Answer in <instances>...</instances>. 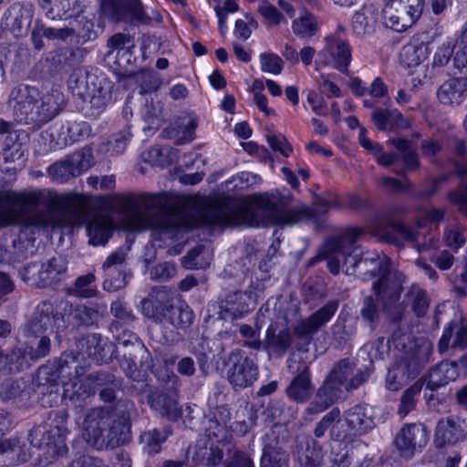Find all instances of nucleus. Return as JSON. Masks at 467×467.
<instances>
[{"label":"nucleus","instance_id":"obj_1","mask_svg":"<svg viewBox=\"0 0 467 467\" xmlns=\"http://www.w3.org/2000/svg\"><path fill=\"white\" fill-rule=\"evenodd\" d=\"M88 204V197L83 194L58 195L46 189L0 190V226L28 218L35 226L59 227L54 210L69 211L78 217Z\"/></svg>","mask_w":467,"mask_h":467},{"label":"nucleus","instance_id":"obj_2","mask_svg":"<svg viewBox=\"0 0 467 467\" xmlns=\"http://www.w3.org/2000/svg\"><path fill=\"white\" fill-rule=\"evenodd\" d=\"M363 234L360 228H348L327 238L319 247L317 255L309 262L314 265L319 260H326L329 272L338 275H358L362 279L380 276L391 265L386 255L366 253L360 259L355 252L358 246L357 241Z\"/></svg>","mask_w":467,"mask_h":467},{"label":"nucleus","instance_id":"obj_3","mask_svg":"<svg viewBox=\"0 0 467 467\" xmlns=\"http://www.w3.org/2000/svg\"><path fill=\"white\" fill-rule=\"evenodd\" d=\"M114 203L132 231L152 229L169 234L188 227L182 212L172 208L163 195H117Z\"/></svg>","mask_w":467,"mask_h":467},{"label":"nucleus","instance_id":"obj_4","mask_svg":"<svg viewBox=\"0 0 467 467\" xmlns=\"http://www.w3.org/2000/svg\"><path fill=\"white\" fill-rule=\"evenodd\" d=\"M16 120L40 128L55 119L65 107V99L58 89L41 92L28 85L14 88L9 98Z\"/></svg>","mask_w":467,"mask_h":467},{"label":"nucleus","instance_id":"obj_5","mask_svg":"<svg viewBox=\"0 0 467 467\" xmlns=\"http://www.w3.org/2000/svg\"><path fill=\"white\" fill-rule=\"evenodd\" d=\"M392 341L396 347L400 345L405 348V355L389 369L386 377V387L391 391L399 390L410 378H414L427 364L432 353L431 343L425 338H418L407 347L405 338L398 333L392 335Z\"/></svg>","mask_w":467,"mask_h":467},{"label":"nucleus","instance_id":"obj_6","mask_svg":"<svg viewBox=\"0 0 467 467\" xmlns=\"http://www.w3.org/2000/svg\"><path fill=\"white\" fill-rule=\"evenodd\" d=\"M425 0H387L382 10L386 26L402 32L421 16Z\"/></svg>","mask_w":467,"mask_h":467},{"label":"nucleus","instance_id":"obj_7","mask_svg":"<svg viewBox=\"0 0 467 467\" xmlns=\"http://www.w3.org/2000/svg\"><path fill=\"white\" fill-rule=\"evenodd\" d=\"M101 9L106 16L115 22H138L148 25L152 21H162L161 16L154 10L153 16L146 15L139 0H102Z\"/></svg>","mask_w":467,"mask_h":467},{"label":"nucleus","instance_id":"obj_8","mask_svg":"<svg viewBox=\"0 0 467 467\" xmlns=\"http://www.w3.org/2000/svg\"><path fill=\"white\" fill-rule=\"evenodd\" d=\"M106 343L99 334H90L80 338L77 343L78 353L73 352L63 353L59 358L57 371L60 375L68 374L67 369L71 368V365L77 363V359H89L95 362H100L106 357Z\"/></svg>","mask_w":467,"mask_h":467},{"label":"nucleus","instance_id":"obj_9","mask_svg":"<svg viewBox=\"0 0 467 467\" xmlns=\"http://www.w3.org/2000/svg\"><path fill=\"white\" fill-rule=\"evenodd\" d=\"M375 422L366 409L357 405L344 412L332 426L331 435L337 440L345 439L351 435H361L371 431Z\"/></svg>","mask_w":467,"mask_h":467},{"label":"nucleus","instance_id":"obj_10","mask_svg":"<svg viewBox=\"0 0 467 467\" xmlns=\"http://www.w3.org/2000/svg\"><path fill=\"white\" fill-rule=\"evenodd\" d=\"M67 327V321L63 314L56 311L53 304L44 301L37 305L30 320L26 326V331L33 336L46 332L58 334Z\"/></svg>","mask_w":467,"mask_h":467},{"label":"nucleus","instance_id":"obj_11","mask_svg":"<svg viewBox=\"0 0 467 467\" xmlns=\"http://www.w3.org/2000/svg\"><path fill=\"white\" fill-rule=\"evenodd\" d=\"M65 426H50L48 430L36 428L30 433L31 443L43 451L47 462H52L67 452Z\"/></svg>","mask_w":467,"mask_h":467},{"label":"nucleus","instance_id":"obj_12","mask_svg":"<svg viewBox=\"0 0 467 467\" xmlns=\"http://www.w3.org/2000/svg\"><path fill=\"white\" fill-rule=\"evenodd\" d=\"M112 412L106 408L91 409L85 416L82 424L83 439L98 450L106 449V438Z\"/></svg>","mask_w":467,"mask_h":467},{"label":"nucleus","instance_id":"obj_13","mask_svg":"<svg viewBox=\"0 0 467 467\" xmlns=\"http://www.w3.org/2000/svg\"><path fill=\"white\" fill-rule=\"evenodd\" d=\"M257 377V365L244 352L235 350L229 355L227 378L232 386L245 389L252 386Z\"/></svg>","mask_w":467,"mask_h":467},{"label":"nucleus","instance_id":"obj_14","mask_svg":"<svg viewBox=\"0 0 467 467\" xmlns=\"http://www.w3.org/2000/svg\"><path fill=\"white\" fill-rule=\"evenodd\" d=\"M92 166V154L89 150L75 152L65 160L49 166L48 175L57 182H67L80 175Z\"/></svg>","mask_w":467,"mask_h":467},{"label":"nucleus","instance_id":"obj_15","mask_svg":"<svg viewBox=\"0 0 467 467\" xmlns=\"http://www.w3.org/2000/svg\"><path fill=\"white\" fill-rule=\"evenodd\" d=\"M254 213L245 207L220 205L207 211L205 214V221L209 224H219L224 226H238L242 224H247L250 226L258 225V223L254 219Z\"/></svg>","mask_w":467,"mask_h":467},{"label":"nucleus","instance_id":"obj_16","mask_svg":"<svg viewBox=\"0 0 467 467\" xmlns=\"http://www.w3.org/2000/svg\"><path fill=\"white\" fill-rule=\"evenodd\" d=\"M429 441V431L420 423L406 424L395 439V445L402 457L410 458L416 451L425 447Z\"/></svg>","mask_w":467,"mask_h":467},{"label":"nucleus","instance_id":"obj_17","mask_svg":"<svg viewBox=\"0 0 467 467\" xmlns=\"http://www.w3.org/2000/svg\"><path fill=\"white\" fill-rule=\"evenodd\" d=\"M173 298L174 296L166 287H153L140 302L141 313L156 323H162Z\"/></svg>","mask_w":467,"mask_h":467},{"label":"nucleus","instance_id":"obj_18","mask_svg":"<svg viewBox=\"0 0 467 467\" xmlns=\"http://www.w3.org/2000/svg\"><path fill=\"white\" fill-rule=\"evenodd\" d=\"M324 65L333 64L342 73L348 71L351 62V50L348 42L335 36L326 38V46L318 54Z\"/></svg>","mask_w":467,"mask_h":467},{"label":"nucleus","instance_id":"obj_19","mask_svg":"<svg viewBox=\"0 0 467 467\" xmlns=\"http://www.w3.org/2000/svg\"><path fill=\"white\" fill-rule=\"evenodd\" d=\"M74 370L75 375L64 384L63 395L75 403H80L95 392V380L98 377L93 374L85 376L84 368L76 364Z\"/></svg>","mask_w":467,"mask_h":467},{"label":"nucleus","instance_id":"obj_20","mask_svg":"<svg viewBox=\"0 0 467 467\" xmlns=\"http://www.w3.org/2000/svg\"><path fill=\"white\" fill-rule=\"evenodd\" d=\"M224 446L223 443L201 438L193 446L189 447L187 458L191 455L195 464L214 467L223 461Z\"/></svg>","mask_w":467,"mask_h":467},{"label":"nucleus","instance_id":"obj_21","mask_svg":"<svg viewBox=\"0 0 467 467\" xmlns=\"http://www.w3.org/2000/svg\"><path fill=\"white\" fill-rule=\"evenodd\" d=\"M338 308L337 301H330L311 314L306 318L301 319L294 327L295 335L299 338H311L325 326L335 315Z\"/></svg>","mask_w":467,"mask_h":467},{"label":"nucleus","instance_id":"obj_22","mask_svg":"<svg viewBox=\"0 0 467 467\" xmlns=\"http://www.w3.org/2000/svg\"><path fill=\"white\" fill-rule=\"evenodd\" d=\"M404 282V274L398 270H392L390 265L387 271L373 282L372 290L379 302L400 299Z\"/></svg>","mask_w":467,"mask_h":467},{"label":"nucleus","instance_id":"obj_23","mask_svg":"<svg viewBox=\"0 0 467 467\" xmlns=\"http://www.w3.org/2000/svg\"><path fill=\"white\" fill-rule=\"evenodd\" d=\"M467 437V420L448 417L439 420L435 431V443L438 447L455 444Z\"/></svg>","mask_w":467,"mask_h":467},{"label":"nucleus","instance_id":"obj_24","mask_svg":"<svg viewBox=\"0 0 467 467\" xmlns=\"http://www.w3.org/2000/svg\"><path fill=\"white\" fill-rule=\"evenodd\" d=\"M33 17V6L24 5L20 3L13 4L5 12L3 26L16 37L27 34Z\"/></svg>","mask_w":467,"mask_h":467},{"label":"nucleus","instance_id":"obj_25","mask_svg":"<svg viewBox=\"0 0 467 467\" xmlns=\"http://www.w3.org/2000/svg\"><path fill=\"white\" fill-rule=\"evenodd\" d=\"M338 384L327 375L322 386L317 389L314 400L306 410V420H312L309 416L325 411L337 400L342 392V387Z\"/></svg>","mask_w":467,"mask_h":467},{"label":"nucleus","instance_id":"obj_26","mask_svg":"<svg viewBox=\"0 0 467 467\" xmlns=\"http://www.w3.org/2000/svg\"><path fill=\"white\" fill-rule=\"evenodd\" d=\"M338 384L327 375L322 386L317 389L314 400L306 410V420H312L309 416L325 411L337 400L342 392V387Z\"/></svg>","mask_w":467,"mask_h":467},{"label":"nucleus","instance_id":"obj_27","mask_svg":"<svg viewBox=\"0 0 467 467\" xmlns=\"http://www.w3.org/2000/svg\"><path fill=\"white\" fill-rule=\"evenodd\" d=\"M229 413L223 408H218L216 411L206 416L203 421V439H209L216 442L226 444L232 438L227 427Z\"/></svg>","mask_w":467,"mask_h":467},{"label":"nucleus","instance_id":"obj_28","mask_svg":"<svg viewBox=\"0 0 467 467\" xmlns=\"http://www.w3.org/2000/svg\"><path fill=\"white\" fill-rule=\"evenodd\" d=\"M467 348V321L456 319L451 321L444 328L438 343V350L441 354L450 348L463 349Z\"/></svg>","mask_w":467,"mask_h":467},{"label":"nucleus","instance_id":"obj_29","mask_svg":"<svg viewBox=\"0 0 467 467\" xmlns=\"http://www.w3.org/2000/svg\"><path fill=\"white\" fill-rule=\"evenodd\" d=\"M251 296L243 292L226 294L219 302L221 319H237L249 311Z\"/></svg>","mask_w":467,"mask_h":467},{"label":"nucleus","instance_id":"obj_30","mask_svg":"<svg viewBox=\"0 0 467 467\" xmlns=\"http://www.w3.org/2000/svg\"><path fill=\"white\" fill-rule=\"evenodd\" d=\"M114 230V222L108 215H94L87 224L89 244L104 245L108 243Z\"/></svg>","mask_w":467,"mask_h":467},{"label":"nucleus","instance_id":"obj_31","mask_svg":"<svg viewBox=\"0 0 467 467\" xmlns=\"http://www.w3.org/2000/svg\"><path fill=\"white\" fill-rule=\"evenodd\" d=\"M130 439V420L129 414H112V420L106 438V449L123 445Z\"/></svg>","mask_w":467,"mask_h":467},{"label":"nucleus","instance_id":"obj_32","mask_svg":"<svg viewBox=\"0 0 467 467\" xmlns=\"http://www.w3.org/2000/svg\"><path fill=\"white\" fill-rule=\"evenodd\" d=\"M371 119L379 130H395L409 128L410 123L397 109H380L373 110Z\"/></svg>","mask_w":467,"mask_h":467},{"label":"nucleus","instance_id":"obj_33","mask_svg":"<svg viewBox=\"0 0 467 467\" xmlns=\"http://www.w3.org/2000/svg\"><path fill=\"white\" fill-rule=\"evenodd\" d=\"M169 307L164 322H168L178 329L185 330L193 322L194 315L190 306L180 298L174 297Z\"/></svg>","mask_w":467,"mask_h":467},{"label":"nucleus","instance_id":"obj_34","mask_svg":"<svg viewBox=\"0 0 467 467\" xmlns=\"http://www.w3.org/2000/svg\"><path fill=\"white\" fill-rule=\"evenodd\" d=\"M458 376V364L455 361H442L430 372L427 388L435 390L455 380Z\"/></svg>","mask_w":467,"mask_h":467},{"label":"nucleus","instance_id":"obj_35","mask_svg":"<svg viewBox=\"0 0 467 467\" xmlns=\"http://www.w3.org/2000/svg\"><path fill=\"white\" fill-rule=\"evenodd\" d=\"M313 393L311 378L307 368L291 381L286 389L287 396L297 402L306 401Z\"/></svg>","mask_w":467,"mask_h":467},{"label":"nucleus","instance_id":"obj_36","mask_svg":"<svg viewBox=\"0 0 467 467\" xmlns=\"http://www.w3.org/2000/svg\"><path fill=\"white\" fill-rule=\"evenodd\" d=\"M300 467H322L321 448L311 439L300 441L296 446Z\"/></svg>","mask_w":467,"mask_h":467},{"label":"nucleus","instance_id":"obj_37","mask_svg":"<svg viewBox=\"0 0 467 467\" xmlns=\"http://www.w3.org/2000/svg\"><path fill=\"white\" fill-rule=\"evenodd\" d=\"M273 223L281 226H292L312 217L311 211L304 205L272 212Z\"/></svg>","mask_w":467,"mask_h":467},{"label":"nucleus","instance_id":"obj_38","mask_svg":"<svg viewBox=\"0 0 467 467\" xmlns=\"http://www.w3.org/2000/svg\"><path fill=\"white\" fill-rule=\"evenodd\" d=\"M151 407L161 416L167 417L169 420H175L181 416V409L178 405L176 393L158 394L151 402Z\"/></svg>","mask_w":467,"mask_h":467},{"label":"nucleus","instance_id":"obj_39","mask_svg":"<svg viewBox=\"0 0 467 467\" xmlns=\"http://www.w3.org/2000/svg\"><path fill=\"white\" fill-rule=\"evenodd\" d=\"M427 57L428 47L425 44L410 43L403 47L400 54V61L403 67L410 68L419 66Z\"/></svg>","mask_w":467,"mask_h":467},{"label":"nucleus","instance_id":"obj_40","mask_svg":"<svg viewBox=\"0 0 467 467\" xmlns=\"http://www.w3.org/2000/svg\"><path fill=\"white\" fill-rule=\"evenodd\" d=\"M39 5L46 11L47 17L56 19L70 16L75 9L76 0H38Z\"/></svg>","mask_w":467,"mask_h":467},{"label":"nucleus","instance_id":"obj_41","mask_svg":"<svg viewBox=\"0 0 467 467\" xmlns=\"http://www.w3.org/2000/svg\"><path fill=\"white\" fill-rule=\"evenodd\" d=\"M406 300L417 317H423L427 313L430 300L427 293L419 285H413L409 288Z\"/></svg>","mask_w":467,"mask_h":467},{"label":"nucleus","instance_id":"obj_42","mask_svg":"<svg viewBox=\"0 0 467 467\" xmlns=\"http://www.w3.org/2000/svg\"><path fill=\"white\" fill-rule=\"evenodd\" d=\"M105 309L104 306H78L72 312V317L77 325L90 326L102 317Z\"/></svg>","mask_w":467,"mask_h":467},{"label":"nucleus","instance_id":"obj_43","mask_svg":"<svg viewBox=\"0 0 467 467\" xmlns=\"http://www.w3.org/2000/svg\"><path fill=\"white\" fill-rule=\"evenodd\" d=\"M376 17L371 6H363L352 17V28L357 35L369 33L374 26Z\"/></svg>","mask_w":467,"mask_h":467},{"label":"nucleus","instance_id":"obj_44","mask_svg":"<svg viewBox=\"0 0 467 467\" xmlns=\"http://www.w3.org/2000/svg\"><path fill=\"white\" fill-rule=\"evenodd\" d=\"M292 341V335L288 329H283L276 333L275 327L271 325L266 330L265 343L268 348L285 353L291 346Z\"/></svg>","mask_w":467,"mask_h":467},{"label":"nucleus","instance_id":"obj_45","mask_svg":"<svg viewBox=\"0 0 467 467\" xmlns=\"http://www.w3.org/2000/svg\"><path fill=\"white\" fill-rule=\"evenodd\" d=\"M292 29L297 36L311 37L318 30V22L312 14L305 13L293 21Z\"/></svg>","mask_w":467,"mask_h":467},{"label":"nucleus","instance_id":"obj_46","mask_svg":"<svg viewBox=\"0 0 467 467\" xmlns=\"http://www.w3.org/2000/svg\"><path fill=\"white\" fill-rule=\"evenodd\" d=\"M210 254L203 245H197L183 257L182 264L188 269L206 268L210 265Z\"/></svg>","mask_w":467,"mask_h":467},{"label":"nucleus","instance_id":"obj_47","mask_svg":"<svg viewBox=\"0 0 467 467\" xmlns=\"http://www.w3.org/2000/svg\"><path fill=\"white\" fill-rule=\"evenodd\" d=\"M50 352V339L47 336H42L37 343V347L34 352L27 351L26 348H16L12 350L10 360L16 359L17 362L20 359L26 358L29 355L31 359L46 357Z\"/></svg>","mask_w":467,"mask_h":467},{"label":"nucleus","instance_id":"obj_48","mask_svg":"<svg viewBox=\"0 0 467 467\" xmlns=\"http://www.w3.org/2000/svg\"><path fill=\"white\" fill-rule=\"evenodd\" d=\"M288 454L280 448L266 447L264 449L260 467H288Z\"/></svg>","mask_w":467,"mask_h":467},{"label":"nucleus","instance_id":"obj_49","mask_svg":"<svg viewBox=\"0 0 467 467\" xmlns=\"http://www.w3.org/2000/svg\"><path fill=\"white\" fill-rule=\"evenodd\" d=\"M257 12L264 18L267 26L275 27L281 24H286L287 20L280 10L267 1H264L258 5Z\"/></svg>","mask_w":467,"mask_h":467},{"label":"nucleus","instance_id":"obj_50","mask_svg":"<svg viewBox=\"0 0 467 467\" xmlns=\"http://www.w3.org/2000/svg\"><path fill=\"white\" fill-rule=\"evenodd\" d=\"M24 282L32 286L46 287L47 283L44 275L42 264L31 263L26 265L20 272Z\"/></svg>","mask_w":467,"mask_h":467},{"label":"nucleus","instance_id":"obj_51","mask_svg":"<svg viewBox=\"0 0 467 467\" xmlns=\"http://www.w3.org/2000/svg\"><path fill=\"white\" fill-rule=\"evenodd\" d=\"M75 22L76 24L69 27V31H72V36H76L78 43H85L95 38L96 32L94 31V24L91 20L81 16Z\"/></svg>","mask_w":467,"mask_h":467},{"label":"nucleus","instance_id":"obj_52","mask_svg":"<svg viewBox=\"0 0 467 467\" xmlns=\"http://www.w3.org/2000/svg\"><path fill=\"white\" fill-rule=\"evenodd\" d=\"M354 364L348 359H342L334 366L328 376L346 389V384L348 383L349 377L354 373Z\"/></svg>","mask_w":467,"mask_h":467},{"label":"nucleus","instance_id":"obj_53","mask_svg":"<svg viewBox=\"0 0 467 467\" xmlns=\"http://www.w3.org/2000/svg\"><path fill=\"white\" fill-rule=\"evenodd\" d=\"M170 432L168 431H159L157 429L144 432L141 435V441L145 444L148 453H157L161 450V444L167 439Z\"/></svg>","mask_w":467,"mask_h":467},{"label":"nucleus","instance_id":"obj_54","mask_svg":"<svg viewBox=\"0 0 467 467\" xmlns=\"http://www.w3.org/2000/svg\"><path fill=\"white\" fill-rule=\"evenodd\" d=\"M47 286L50 285L53 281L67 270L66 260L61 257H53L45 264H42Z\"/></svg>","mask_w":467,"mask_h":467},{"label":"nucleus","instance_id":"obj_55","mask_svg":"<svg viewBox=\"0 0 467 467\" xmlns=\"http://www.w3.org/2000/svg\"><path fill=\"white\" fill-rule=\"evenodd\" d=\"M2 155L5 162H23L25 149L20 142L14 140L12 136H9L5 141Z\"/></svg>","mask_w":467,"mask_h":467},{"label":"nucleus","instance_id":"obj_56","mask_svg":"<svg viewBox=\"0 0 467 467\" xmlns=\"http://www.w3.org/2000/svg\"><path fill=\"white\" fill-rule=\"evenodd\" d=\"M361 318L367 322L370 327L374 328L379 321V309L375 299L368 296L363 300V306L360 309Z\"/></svg>","mask_w":467,"mask_h":467},{"label":"nucleus","instance_id":"obj_57","mask_svg":"<svg viewBox=\"0 0 467 467\" xmlns=\"http://www.w3.org/2000/svg\"><path fill=\"white\" fill-rule=\"evenodd\" d=\"M400 299H391L379 302L383 313L387 318L392 323L400 322L405 314V306L400 301Z\"/></svg>","mask_w":467,"mask_h":467},{"label":"nucleus","instance_id":"obj_58","mask_svg":"<svg viewBox=\"0 0 467 467\" xmlns=\"http://www.w3.org/2000/svg\"><path fill=\"white\" fill-rule=\"evenodd\" d=\"M420 390L421 385L416 382L403 393L399 407L400 415L406 416L414 410L416 405L415 397L420 394Z\"/></svg>","mask_w":467,"mask_h":467},{"label":"nucleus","instance_id":"obj_59","mask_svg":"<svg viewBox=\"0 0 467 467\" xmlns=\"http://www.w3.org/2000/svg\"><path fill=\"white\" fill-rule=\"evenodd\" d=\"M109 54L115 51H121L127 49L130 51L135 47L132 37L130 34L117 33L111 36L107 41Z\"/></svg>","mask_w":467,"mask_h":467},{"label":"nucleus","instance_id":"obj_60","mask_svg":"<svg viewBox=\"0 0 467 467\" xmlns=\"http://www.w3.org/2000/svg\"><path fill=\"white\" fill-rule=\"evenodd\" d=\"M95 281L93 274H87L79 276L74 285L73 293L81 297H91L95 296L96 289L92 286Z\"/></svg>","mask_w":467,"mask_h":467},{"label":"nucleus","instance_id":"obj_61","mask_svg":"<svg viewBox=\"0 0 467 467\" xmlns=\"http://www.w3.org/2000/svg\"><path fill=\"white\" fill-rule=\"evenodd\" d=\"M396 231L400 234V235L405 239L406 241L415 243V246L419 252H422L424 250L429 249L431 246H433V238H430V244L420 243V234L412 228L406 227L402 224H396Z\"/></svg>","mask_w":467,"mask_h":467},{"label":"nucleus","instance_id":"obj_62","mask_svg":"<svg viewBox=\"0 0 467 467\" xmlns=\"http://www.w3.org/2000/svg\"><path fill=\"white\" fill-rule=\"evenodd\" d=\"M261 69L264 72L278 75L283 69L282 58L274 53H262L260 55Z\"/></svg>","mask_w":467,"mask_h":467},{"label":"nucleus","instance_id":"obj_63","mask_svg":"<svg viewBox=\"0 0 467 467\" xmlns=\"http://www.w3.org/2000/svg\"><path fill=\"white\" fill-rule=\"evenodd\" d=\"M466 230L461 226H452L445 232V242L452 249H459L466 241Z\"/></svg>","mask_w":467,"mask_h":467},{"label":"nucleus","instance_id":"obj_64","mask_svg":"<svg viewBox=\"0 0 467 467\" xmlns=\"http://www.w3.org/2000/svg\"><path fill=\"white\" fill-rule=\"evenodd\" d=\"M175 274V265L167 262L153 266L150 272V278L156 281H167L173 277Z\"/></svg>","mask_w":467,"mask_h":467}]
</instances>
